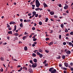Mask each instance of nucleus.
I'll use <instances>...</instances> for the list:
<instances>
[{"label":"nucleus","instance_id":"obj_45","mask_svg":"<svg viewBox=\"0 0 73 73\" xmlns=\"http://www.w3.org/2000/svg\"><path fill=\"white\" fill-rule=\"evenodd\" d=\"M54 18H57L58 17L57 16L54 15Z\"/></svg>","mask_w":73,"mask_h":73},{"label":"nucleus","instance_id":"obj_18","mask_svg":"<svg viewBox=\"0 0 73 73\" xmlns=\"http://www.w3.org/2000/svg\"><path fill=\"white\" fill-rule=\"evenodd\" d=\"M24 50H28V48H27V46H25L24 47Z\"/></svg>","mask_w":73,"mask_h":73},{"label":"nucleus","instance_id":"obj_39","mask_svg":"<svg viewBox=\"0 0 73 73\" xmlns=\"http://www.w3.org/2000/svg\"><path fill=\"white\" fill-rule=\"evenodd\" d=\"M38 14H36L35 16V17H38Z\"/></svg>","mask_w":73,"mask_h":73},{"label":"nucleus","instance_id":"obj_19","mask_svg":"<svg viewBox=\"0 0 73 73\" xmlns=\"http://www.w3.org/2000/svg\"><path fill=\"white\" fill-rule=\"evenodd\" d=\"M16 30V25H15L14 26V30H13V31H15V30Z\"/></svg>","mask_w":73,"mask_h":73},{"label":"nucleus","instance_id":"obj_21","mask_svg":"<svg viewBox=\"0 0 73 73\" xmlns=\"http://www.w3.org/2000/svg\"><path fill=\"white\" fill-rule=\"evenodd\" d=\"M14 35H15V36H19V34L18 33H15V34Z\"/></svg>","mask_w":73,"mask_h":73},{"label":"nucleus","instance_id":"obj_50","mask_svg":"<svg viewBox=\"0 0 73 73\" xmlns=\"http://www.w3.org/2000/svg\"><path fill=\"white\" fill-rule=\"evenodd\" d=\"M66 13H69V10H67L66 11Z\"/></svg>","mask_w":73,"mask_h":73},{"label":"nucleus","instance_id":"obj_24","mask_svg":"<svg viewBox=\"0 0 73 73\" xmlns=\"http://www.w3.org/2000/svg\"><path fill=\"white\" fill-rule=\"evenodd\" d=\"M46 20H45V22H48V18H46L45 19Z\"/></svg>","mask_w":73,"mask_h":73},{"label":"nucleus","instance_id":"obj_14","mask_svg":"<svg viewBox=\"0 0 73 73\" xmlns=\"http://www.w3.org/2000/svg\"><path fill=\"white\" fill-rule=\"evenodd\" d=\"M34 62H37V59H36V58H35L33 59V60Z\"/></svg>","mask_w":73,"mask_h":73},{"label":"nucleus","instance_id":"obj_15","mask_svg":"<svg viewBox=\"0 0 73 73\" xmlns=\"http://www.w3.org/2000/svg\"><path fill=\"white\" fill-rule=\"evenodd\" d=\"M39 57L40 58H41L42 57H43V55L42 54H40V55H39Z\"/></svg>","mask_w":73,"mask_h":73},{"label":"nucleus","instance_id":"obj_51","mask_svg":"<svg viewBox=\"0 0 73 73\" xmlns=\"http://www.w3.org/2000/svg\"><path fill=\"white\" fill-rule=\"evenodd\" d=\"M34 44L35 45V44H37V42H34Z\"/></svg>","mask_w":73,"mask_h":73},{"label":"nucleus","instance_id":"obj_52","mask_svg":"<svg viewBox=\"0 0 73 73\" xmlns=\"http://www.w3.org/2000/svg\"><path fill=\"white\" fill-rule=\"evenodd\" d=\"M12 24H16V23L13 21H12Z\"/></svg>","mask_w":73,"mask_h":73},{"label":"nucleus","instance_id":"obj_23","mask_svg":"<svg viewBox=\"0 0 73 73\" xmlns=\"http://www.w3.org/2000/svg\"><path fill=\"white\" fill-rule=\"evenodd\" d=\"M40 8H36L35 9V11H38V10H40Z\"/></svg>","mask_w":73,"mask_h":73},{"label":"nucleus","instance_id":"obj_43","mask_svg":"<svg viewBox=\"0 0 73 73\" xmlns=\"http://www.w3.org/2000/svg\"><path fill=\"white\" fill-rule=\"evenodd\" d=\"M30 21H31V20H30V19L27 20V22H30Z\"/></svg>","mask_w":73,"mask_h":73},{"label":"nucleus","instance_id":"obj_44","mask_svg":"<svg viewBox=\"0 0 73 73\" xmlns=\"http://www.w3.org/2000/svg\"><path fill=\"white\" fill-rule=\"evenodd\" d=\"M70 70L71 71H73V67L71 68Z\"/></svg>","mask_w":73,"mask_h":73},{"label":"nucleus","instance_id":"obj_47","mask_svg":"<svg viewBox=\"0 0 73 73\" xmlns=\"http://www.w3.org/2000/svg\"><path fill=\"white\" fill-rule=\"evenodd\" d=\"M32 29L33 31H34V30H35V28L34 27H33V28H32Z\"/></svg>","mask_w":73,"mask_h":73},{"label":"nucleus","instance_id":"obj_37","mask_svg":"<svg viewBox=\"0 0 73 73\" xmlns=\"http://www.w3.org/2000/svg\"><path fill=\"white\" fill-rule=\"evenodd\" d=\"M61 28H63L64 27V24H62L61 25Z\"/></svg>","mask_w":73,"mask_h":73},{"label":"nucleus","instance_id":"obj_58","mask_svg":"<svg viewBox=\"0 0 73 73\" xmlns=\"http://www.w3.org/2000/svg\"><path fill=\"white\" fill-rule=\"evenodd\" d=\"M3 68H1V72H3Z\"/></svg>","mask_w":73,"mask_h":73},{"label":"nucleus","instance_id":"obj_9","mask_svg":"<svg viewBox=\"0 0 73 73\" xmlns=\"http://www.w3.org/2000/svg\"><path fill=\"white\" fill-rule=\"evenodd\" d=\"M53 42L52 41L49 43H48V45H53Z\"/></svg>","mask_w":73,"mask_h":73},{"label":"nucleus","instance_id":"obj_64","mask_svg":"<svg viewBox=\"0 0 73 73\" xmlns=\"http://www.w3.org/2000/svg\"><path fill=\"white\" fill-rule=\"evenodd\" d=\"M7 39L9 40V36H7Z\"/></svg>","mask_w":73,"mask_h":73},{"label":"nucleus","instance_id":"obj_56","mask_svg":"<svg viewBox=\"0 0 73 73\" xmlns=\"http://www.w3.org/2000/svg\"><path fill=\"white\" fill-rule=\"evenodd\" d=\"M28 15L29 16H31V13L28 14Z\"/></svg>","mask_w":73,"mask_h":73},{"label":"nucleus","instance_id":"obj_53","mask_svg":"<svg viewBox=\"0 0 73 73\" xmlns=\"http://www.w3.org/2000/svg\"><path fill=\"white\" fill-rule=\"evenodd\" d=\"M48 65L47 64H44L45 66H48Z\"/></svg>","mask_w":73,"mask_h":73},{"label":"nucleus","instance_id":"obj_57","mask_svg":"<svg viewBox=\"0 0 73 73\" xmlns=\"http://www.w3.org/2000/svg\"><path fill=\"white\" fill-rule=\"evenodd\" d=\"M20 67H21V66L19 65L18 66L17 68H20Z\"/></svg>","mask_w":73,"mask_h":73},{"label":"nucleus","instance_id":"obj_5","mask_svg":"<svg viewBox=\"0 0 73 73\" xmlns=\"http://www.w3.org/2000/svg\"><path fill=\"white\" fill-rule=\"evenodd\" d=\"M44 6V8H45V7H48V6L45 3H43Z\"/></svg>","mask_w":73,"mask_h":73},{"label":"nucleus","instance_id":"obj_10","mask_svg":"<svg viewBox=\"0 0 73 73\" xmlns=\"http://www.w3.org/2000/svg\"><path fill=\"white\" fill-rule=\"evenodd\" d=\"M53 69H54V68H53V67L50 68V69H49V72H52V70Z\"/></svg>","mask_w":73,"mask_h":73},{"label":"nucleus","instance_id":"obj_29","mask_svg":"<svg viewBox=\"0 0 73 73\" xmlns=\"http://www.w3.org/2000/svg\"><path fill=\"white\" fill-rule=\"evenodd\" d=\"M62 58H63V59H65V55H63L62 56Z\"/></svg>","mask_w":73,"mask_h":73},{"label":"nucleus","instance_id":"obj_35","mask_svg":"<svg viewBox=\"0 0 73 73\" xmlns=\"http://www.w3.org/2000/svg\"><path fill=\"white\" fill-rule=\"evenodd\" d=\"M68 44L69 45L71 46V45H72V43L71 42H69Z\"/></svg>","mask_w":73,"mask_h":73},{"label":"nucleus","instance_id":"obj_11","mask_svg":"<svg viewBox=\"0 0 73 73\" xmlns=\"http://www.w3.org/2000/svg\"><path fill=\"white\" fill-rule=\"evenodd\" d=\"M54 13V12L53 11H51L50 12V14L51 15H53Z\"/></svg>","mask_w":73,"mask_h":73},{"label":"nucleus","instance_id":"obj_34","mask_svg":"<svg viewBox=\"0 0 73 73\" xmlns=\"http://www.w3.org/2000/svg\"><path fill=\"white\" fill-rule=\"evenodd\" d=\"M23 69H26V70H28V69H27V68L26 67H24L23 68Z\"/></svg>","mask_w":73,"mask_h":73},{"label":"nucleus","instance_id":"obj_31","mask_svg":"<svg viewBox=\"0 0 73 73\" xmlns=\"http://www.w3.org/2000/svg\"><path fill=\"white\" fill-rule=\"evenodd\" d=\"M36 40H37V38H34L33 39V41H36Z\"/></svg>","mask_w":73,"mask_h":73},{"label":"nucleus","instance_id":"obj_7","mask_svg":"<svg viewBox=\"0 0 73 73\" xmlns=\"http://www.w3.org/2000/svg\"><path fill=\"white\" fill-rule=\"evenodd\" d=\"M68 8V5H66L64 7V9H67Z\"/></svg>","mask_w":73,"mask_h":73},{"label":"nucleus","instance_id":"obj_60","mask_svg":"<svg viewBox=\"0 0 73 73\" xmlns=\"http://www.w3.org/2000/svg\"><path fill=\"white\" fill-rule=\"evenodd\" d=\"M70 65H71V66H72L73 65V63L71 62L70 63Z\"/></svg>","mask_w":73,"mask_h":73},{"label":"nucleus","instance_id":"obj_40","mask_svg":"<svg viewBox=\"0 0 73 73\" xmlns=\"http://www.w3.org/2000/svg\"><path fill=\"white\" fill-rule=\"evenodd\" d=\"M45 52H46V53H48L49 52V51H48V50H45Z\"/></svg>","mask_w":73,"mask_h":73},{"label":"nucleus","instance_id":"obj_61","mask_svg":"<svg viewBox=\"0 0 73 73\" xmlns=\"http://www.w3.org/2000/svg\"><path fill=\"white\" fill-rule=\"evenodd\" d=\"M9 24H10V25H11V24H12V21H11V22H10L9 23Z\"/></svg>","mask_w":73,"mask_h":73},{"label":"nucleus","instance_id":"obj_55","mask_svg":"<svg viewBox=\"0 0 73 73\" xmlns=\"http://www.w3.org/2000/svg\"><path fill=\"white\" fill-rule=\"evenodd\" d=\"M32 46L33 47H34V46H35V44H33Z\"/></svg>","mask_w":73,"mask_h":73},{"label":"nucleus","instance_id":"obj_46","mask_svg":"<svg viewBox=\"0 0 73 73\" xmlns=\"http://www.w3.org/2000/svg\"><path fill=\"white\" fill-rule=\"evenodd\" d=\"M73 34V32H72L70 33V35H72Z\"/></svg>","mask_w":73,"mask_h":73},{"label":"nucleus","instance_id":"obj_59","mask_svg":"<svg viewBox=\"0 0 73 73\" xmlns=\"http://www.w3.org/2000/svg\"><path fill=\"white\" fill-rule=\"evenodd\" d=\"M63 15L64 16H66L67 15V14L66 13H63Z\"/></svg>","mask_w":73,"mask_h":73},{"label":"nucleus","instance_id":"obj_48","mask_svg":"<svg viewBox=\"0 0 73 73\" xmlns=\"http://www.w3.org/2000/svg\"><path fill=\"white\" fill-rule=\"evenodd\" d=\"M59 7H61L62 5H61V4H60L59 5H58Z\"/></svg>","mask_w":73,"mask_h":73},{"label":"nucleus","instance_id":"obj_22","mask_svg":"<svg viewBox=\"0 0 73 73\" xmlns=\"http://www.w3.org/2000/svg\"><path fill=\"white\" fill-rule=\"evenodd\" d=\"M25 38H26V36H25L23 37V40H25Z\"/></svg>","mask_w":73,"mask_h":73},{"label":"nucleus","instance_id":"obj_62","mask_svg":"<svg viewBox=\"0 0 73 73\" xmlns=\"http://www.w3.org/2000/svg\"><path fill=\"white\" fill-rule=\"evenodd\" d=\"M33 2H31L30 3L31 5H32L33 4Z\"/></svg>","mask_w":73,"mask_h":73},{"label":"nucleus","instance_id":"obj_32","mask_svg":"<svg viewBox=\"0 0 73 73\" xmlns=\"http://www.w3.org/2000/svg\"><path fill=\"white\" fill-rule=\"evenodd\" d=\"M35 3H40V2H39L38 0H36V1H35Z\"/></svg>","mask_w":73,"mask_h":73},{"label":"nucleus","instance_id":"obj_27","mask_svg":"<svg viewBox=\"0 0 73 73\" xmlns=\"http://www.w3.org/2000/svg\"><path fill=\"white\" fill-rule=\"evenodd\" d=\"M50 39H49V38H46L45 40H46V41H48V40H49Z\"/></svg>","mask_w":73,"mask_h":73},{"label":"nucleus","instance_id":"obj_63","mask_svg":"<svg viewBox=\"0 0 73 73\" xmlns=\"http://www.w3.org/2000/svg\"><path fill=\"white\" fill-rule=\"evenodd\" d=\"M41 17V15H39V18H40Z\"/></svg>","mask_w":73,"mask_h":73},{"label":"nucleus","instance_id":"obj_26","mask_svg":"<svg viewBox=\"0 0 73 73\" xmlns=\"http://www.w3.org/2000/svg\"><path fill=\"white\" fill-rule=\"evenodd\" d=\"M1 61H4V59H3V57H1Z\"/></svg>","mask_w":73,"mask_h":73},{"label":"nucleus","instance_id":"obj_17","mask_svg":"<svg viewBox=\"0 0 73 73\" xmlns=\"http://www.w3.org/2000/svg\"><path fill=\"white\" fill-rule=\"evenodd\" d=\"M20 26L21 28H23V25L22 23H21V24L20 25Z\"/></svg>","mask_w":73,"mask_h":73},{"label":"nucleus","instance_id":"obj_28","mask_svg":"<svg viewBox=\"0 0 73 73\" xmlns=\"http://www.w3.org/2000/svg\"><path fill=\"white\" fill-rule=\"evenodd\" d=\"M36 54L37 55H38V56H39L40 55V53L38 52H37L36 53Z\"/></svg>","mask_w":73,"mask_h":73},{"label":"nucleus","instance_id":"obj_6","mask_svg":"<svg viewBox=\"0 0 73 73\" xmlns=\"http://www.w3.org/2000/svg\"><path fill=\"white\" fill-rule=\"evenodd\" d=\"M56 70L55 69H54V70H53L51 72V73H56Z\"/></svg>","mask_w":73,"mask_h":73},{"label":"nucleus","instance_id":"obj_25","mask_svg":"<svg viewBox=\"0 0 73 73\" xmlns=\"http://www.w3.org/2000/svg\"><path fill=\"white\" fill-rule=\"evenodd\" d=\"M32 55L33 56V57H36V54L34 53Z\"/></svg>","mask_w":73,"mask_h":73},{"label":"nucleus","instance_id":"obj_38","mask_svg":"<svg viewBox=\"0 0 73 73\" xmlns=\"http://www.w3.org/2000/svg\"><path fill=\"white\" fill-rule=\"evenodd\" d=\"M59 39H61V35H59Z\"/></svg>","mask_w":73,"mask_h":73},{"label":"nucleus","instance_id":"obj_20","mask_svg":"<svg viewBox=\"0 0 73 73\" xmlns=\"http://www.w3.org/2000/svg\"><path fill=\"white\" fill-rule=\"evenodd\" d=\"M30 62L32 64H34V63L33 62V61L32 60H31L30 61Z\"/></svg>","mask_w":73,"mask_h":73},{"label":"nucleus","instance_id":"obj_36","mask_svg":"<svg viewBox=\"0 0 73 73\" xmlns=\"http://www.w3.org/2000/svg\"><path fill=\"white\" fill-rule=\"evenodd\" d=\"M47 61H46V60H45L43 62V64H46V62Z\"/></svg>","mask_w":73,"mask_h":73},{"label":"nucleus","instance_id":"obj_13","mask_svg":"<svg viewBox=\"0 0 73 73\" xmlns=\"http://www.w3.org/2000/svg\"><path fill=\"white\" fill-rule=\"evenodd\" d=\"M33 15H34L35 16V15H36V12L35 11H33Z\"/></svg>","mask_w":73,"mask_h":73},{"label":"nucleus","instance_id":"obj_30","mask_svg":"<svg viewBox=\"0 0 73 73\" xmlns=\"http://www.w3.org/2000/svg\"><path fill=\"white\" fill-rule=\"evenodd\" d=\"M56 58L58 59H60V58H61V57H60V56L59 55L58 56V57H57Z\"/></svg>","mask_w":73,"mask_h":73},{"label":"nucleus","instance_id":"obj_3","mask_svg":"<svg viewBox=\"0 0 73 73\" xmlns=\"http://www.w3.org/2000/svg\"><path fill=\"white\" fill-rule=\"evenodd\" d=\"M66 53L67 54H70L71 53V52L69 50H68V51L66 52Z\"/></svg>","mask_w":73,"mask_h":73},{"label":"nucleus","instance_id":"obj_2","mask_svg":"<svg viewBox=\"0 0 73 73\" xmlns=\"http://www.w3.org/2000/svg\"><path fill=\"white\" fill-rule=\"evenodd\" d=\"M36 6L37 7V8H38L40 5V3H36Z\"/></svg>","mask_w":73,"mask_h":73},{"label":"nucleus","instance_id":"obj_33","mask_svg":"<svg viewBox=\"0 0 73 73\" xmlns=\"http://www.w3.org/2000/svg\"><path fill=\"white\" fill-rule=\"evenodd\" d=\"M39 24L40 25H42V22H41V21H40V22H39Z\"/></svg>","mask_w":73,"mask_h":73},{"label":"nucleus","instance_id":"obj_42","mask_svg":"<svg viewBox=\"0 0 73 73\" xmlns=\"http://www.w3.org/2000/svg\"><path fill=\"white\" fill-rule=\"evenodd\" d=\"M69 35H70V34L69 33L66 34V36H69Z\"/></svg>","mask_w":73,"mask_h":73},{"label":"nucleus","instance_id":"obj_49","mask_svg":"<svg viewBox=\"0 0 73 73\" xmlns=\"http://www.w3.org/2000/svg\"><path fill=\"white\" fill-rule=\"evenodd\" d=\"M63 44L64 45H66V42H64L63 43Z\"/></svg>","mask_w":73,"mask_h":73},{"label":"nucleus","instance_id":"obj_1","mask_svg":"<svg viewBox=\"0 0 73 73\" xmlns=\"http://www.w3.org/2000/svg\"><path fill=\"white\" fill-rule=\"evenodd\" d=\"M34 64H35V65H34V64H33V65H32V67H33V68H36V67L37 65V63H35Z\"/></svg>","mask_w":73,"mask_h":73},{"label":"nucleus","instance_id":"obj_8","mask_svg":"<svg viewBox=\"0 0 73 73\" xmlns=\"http://www.w3.org/2000/svg\"><path fill=\"white\" fill-rule=\"evenodd\" d=\"M65 66H66V67H68L69 65H68V63H64Z\"/></svg>","mask_w":73,"mask_h":73},{"label":"nucleus","instance_id":"obj_16","mask_svg":"<svg viewBox=\"0 0 73 73\" xmlns=\"http://www.w3.org/2000/svg\"><path fill=\"white\" fill-rule=\"evenodd\" d=\"M39 52L40 53H42V50L41 48H39Z\"/></svg>","mask_w":73,"mask_h":73},{"label":"nucleus","instance_id":"obj_41","mask_svg":"<svg viewBox=\"0 0 73 73\" xmlns=\"http://www.w3.org/2000/svg\"><path fill=\"white\" fill-rule=\"evenodd\" d=\"M65 32H68V30H67V29H65Z\"/></svg>","mask_w":73,"mask_h":73},{"label":"nucleus","instance_id":"obj_54","mask_svg":"<svg viewBox=\"0 0 73 73\" xmlns=\"http://www.w3.org/2000/svg\"><path fill=\"white\" fill-rule=\"evenodd\" d=\"M28 33H27V32H25V33L24 34H25V35H28Z\"/></svg>","mask_w":73,"mask_h":73},{"label":"nucleus","instance_id":"obj_12","mask_svg":"<svg viewBox=\"0 0 73 73\" xmlns=\"http://www.w3.org/2000/svg\"><path fill=\"white\" fill-rule=\"evenodd\" d=\"M8 34H11V35H12V31H9L8 32Z\"/></svg>","mask_w":73,"mask_h":73},{"label":"nucleus","instance_id":"obj_4","mask_svg":"<svg viewBox=\"0 0 73 73\" xmlns=\"http://www.w3.org/2000/svg\"><path fill=\"white\" fill-rule=\"evenodd\" d=\"M29 72L30 73H33V71H32V70L31 68H29Z\"/></svg>","mask_w":73,"mask_h":73}]
</instances>
